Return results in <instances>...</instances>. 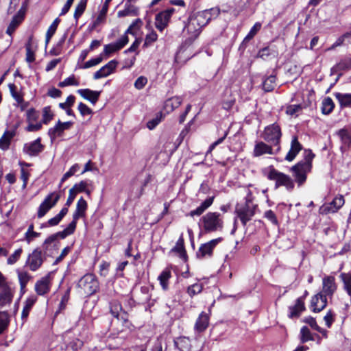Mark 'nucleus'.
Here are the masks:
<instances>
[{
    "instance_id": "1",
    "label": "nucleus",
    "mask_w": 351,
    "mask_h": 351,
    "mask_svg": "<svg viewBox=\"0 0 351 351\" xmlns=\"http://www.w3.org/2000/svg\"><path fill=\"white\" fill-rule=\"evenodd\" d=\"M314 154L311 151H305L304 160L299 162L291 167L295 180L299 186L304 184L306 180V174L312 167V160Z\"/></svg>"
},
{
    "instance_id": "2",
    "label": "nucleus",
    "mask_w": 351,
    "mask_h": 351,
    "mask_svg": "<svg viewBox=\"0 0 351 351\" xmlns=\"http://www.w3.org/2000/svg\"><path fill=\"white\" fill-rule=\"evenodd\" d=\"M209 14L208 12H202L190 16L184 30L190 34L191 36H197L201 29L210 21Z\"/></svg>"
},
{
    "instance_id": "3",
    "label": "nucleus",
    "mask_w": 351,
    "mask_h": 351,
    "mask_svg": "<svg viewBox=\"0 0 351 351\" xmlns=\"http://www.w3.org/2000/svg\"><path fill=\"white\" fill-rule=\"evenodd\" d=\"M200 223L205 232H213L222 230L223 219L218 212H208L200 219Z\"/></svg>"
},
{
    "instance_id": "4",
    "label": "nucleus",
    "mask_w": 351,
    "mask_h": 351,
    "mask_svg": "<svg viewBox=\"0 0 351 351\" xmlns=\"http://www.w3.org/2000/svg\"><path fill=\"white\" fill-rule=\"evenodd\" d=\"M78 287L82 294L91 295L99 289V282L95 275L87 274L79 280Z\"/></svg>"
},
{
    "instance_id": "5",
    "label": "nucleus",
    "mask_w": 351,
    "mask_h": 351,
    "mask_svg": "<svg viewBox=\"0 0 351 351\" xmlns=\"http://www.w3.org/2000/svg\"><path fill=\"white\" fill-rule=\"evenodd\" d=\"M267 178L270 180H274L276 182V188L283 186L288 191H292L294 188V182L290 176L274 168L270 169Z\"/></svg>"
},
{
    "instance_id": "6",
    "label": "nucleus",
    "mask_w": 351,
    "mask_h": 351,
    "mask_svg": "<svg viewBox=\"0 0 351 351\" xmlns=\"http://www.w3.org/2000/svg\"><path fill=\"white\" fill-rule=\"evenodd\" d=\"M257 208V204L237 205L235 213L243 226H245L247 223L252 219Z\"/></svg>"
},
{
    "instance_id": "7",
    "label": "nucleus",
    "mask_w": 351,
    "mask_h": 351,
    "mask_svg": "<svg viewBox=\"0 0 351 351\" xmlns=\"http://www.w3.org/2000/svg\"><path fill=\"white\" fill-rule=\"evenodd\" d=\"M261 136L271 145H278L282 136L281 129L276 123H274L265 127Z\"/></svg>"
},
{
    "instance_id": "8",
    "label": "nucleus",
    "mask_w": 351,
    "mask_h": 351,
    "mask_svg": "<svg viewBox=\"0 0 351 351\" xmlns=\"http://www.w3.org/2000/svg\"><path fill=\"white\" fill-rule=\"evenodd\" d=\"M60 199V195L51 193L47 195L44 201L40 204L38 210V217H44L46 213L53 208Z\"/></svg>"
},
{
    "instance_id": "9",
    "label": "nucleus",
    "mask_w": 351,
    "mask_h": 351,
    "mask_svg": "<svg viewBox=\"0 0 351 351\" xmlns=\"http://www.w3.org/2000/svg\"><path fill=\"white\" fill-rule=\"evenodd\" d=\"M222 241L221 237L210 240V241L202 244L196 252L198 258H210L213 255L214 248Z\"/></svg>"
},
{
    "instance_id": "10",
    "label": "nucleus",
    "mask_w": 351,
    "mask_h": 351,
    "mask_svg": "<svg viewBox=\"0 0 351 351\" xmlns=\"http://www.w3.org/2000/svg\"><path fill=\"white\" fill-rule=\"evenodd\" d=\"M43 261L44 258L42 255V251L36 248L29 254L26 265L29 266L31 271H35L40 267Z\"/></svg>"
},
{
    "instance_id": "11",
    "label": "nucleus",
    "mask_w": 351,
    "mask_h": 351,
    "mask_svg": "<svg viewBox=\"0 0 351 351\" xmlns=\"http://www.w3.org/2000/svg\"><path fill=\"white\" fill-rule=\"evenodd\" d=\"M337 289V284L335 282V278L333 276H325L322 279V290L320 293L327 298L329 297L331 298Z\"/></svg>"
},
{
    "instance_id": "12",
    "label": "nucleus",
    "mask_w": 351,
    "mask_h": 351,
    "mask_svg": "<svg viewBox=\"0 0 351 351\" xmlns=\"http://www.w3.org/2000/svg\"><path fill=\"white\" fill-rule=\"evenodd\" d=\"M72 125L71 121L62 122L59 120L53 128L49 129L48 135L51 141H53L57 137L61 136L64 131L70 129Z\"/></svg>"
},
{
    "instance_id": "13",
    "label": "nucleus",
    "mask_w": 351,
    "mask_h": 351,
    "mask_svg": "<svg viewBox=\"0 0 351 351\" xmlns=\"http://www.w3.org/2000/svg\"><path fill=\"white\" fill-rule=\"evenodd\" d=\"M174 11V8H169L156 14L155 25L156 27L159 31L162 32L167 26L169 19Z\"/></svg>"
},
{
    "instance_id": "14",
    "label": "nucleus",
    "mask_w": 351,
    "mask_h": 351,
    "mask_svg": "<svg viewBox=\"0 0 351 351\" xmlns=\"http://www.w3.org/2000/svg\"><path fill=\"white\" fill-rule=\"evenodd\" d=\"M128 41L129 39L128 35L123 34L115 43L106 45L102 54L109 56L110 54L121 49L126 44H128Z\"/></svg>"
},
{
    "instance_id": "15",
    "label": "nucleus",
    "mask_w": 351,
    "mask_h": 351,
    "mask_svg": "<svg viewBox=\"0 0 351 351\" xmlns=\"http://www.w3.org/2000/svg\"><path fill=\"white\" fill-rule=\"evenodd\" d=\"M14 294V289L10 285L0 288V308L10 305Z\"/></svg>"
},
{
    "instance_id": "16",
    "label": "nucleus",
    "mask_w": 351,
    "mask_h": 351,
    "mask_svg": "<svg viewBox=\"0 0 351 351\" xmlns=\"http://www.w3.org/2000/svg\"><path fill=\"white\" fill-rule=\"evenodd\" d=\"M44 145L40 143V138L25 144L23 147V152L30 156H36L43 152Z\"/></svg>"
},
{
    "instance_id": "17",
    "label": "nucleus",
    "mask_w": 351,
    "mask_h": 351,
    "mask_svg": "<svg viewBox=\"0 0 351 351\" xmlns=\"http://www.w3.org/2000/svg\"><path fill=\"white\" fill-rule=\"evenodd\" d=\"M25 14V10L23 8H21L18 12L13 16L11 22L10 23L7 29L6 34L10 36L14 32L16 29L19 27V25L22 23L24 19Z\"/></svg>"
},
{
    "instance_id": "18",
    "label": "nucleus",
    "mask_w": 351,
    "mask_h": 351,
    "mask_svg": "<svg viewBox=\"0 0 351 351\" xmlns=\"http://www.w3.org/2000/svg\"><path fill=\"white\" fill-rule=\"evenodd\" d=\"M327 305V298L323 293H317L315 295L311 301V308L315 313L322 311Z\"/></svg>"
},
{
    "instance_id": "19",
    "label": "nucleus",
    "mask_w": 351,
    "mask_h": 351,
    "mask_svg": "<svg viewBox=\"0 0 351 351\" xmlns=\"http://www.w3.org/2000/svg\"><path fill=\"white\" fill-rule=\"evenodd\" d=\"M117 62L116 60H110L106 64L103 66L99 70L95 73L93 78L95 80H98L108 76L112 73H113L117 67Z\"/></svg>"
},
{
    "instance_id": "20",
    "label": "nucleus",
    "mask_w": 351,
    "mask_h": 351,
    "mask_svg": "<svg viewBox=\"0 0 351 351\" xmlns=\"http://www.w3.org/2000/svg\"><path fill=\"white\" fill-rule=\"evenodd\" d=\"M337 134L341 143V151L344 152L351 149V132L348 129L343 128L339 130Z\"/></svg>"
},
{
    "instance_id": "21",
    "label": "nucleus",
    "mask_w": 351,
    "mask_h": 351,
    "mask_svg": "<svg viewBox=\"0 0 351 351\" xmlns=\"http://www.w3.org/2000/svg\"><path fill=\"white\" fill-rule=\"evenodd\" d=\"M50 286V277L47 275L36 282L35 291L39 295H44L49 292Z\"/></svg>"
},
{
    "instance_id": "22",
    "label": "nucleus",
    "mask_w": 351,
    "mask_h": 351,
    "mask_svg": "<svg viewBox=\"0 0 351 351\" xmlns=\"http://www.w3.org/2000/svg\"><path fill=\"white\" fill-rule=\"evenodd\" d=\"M344 198L341 195L336 196L329 204L324 205V210L328 213L337 212L344 204Z\"/></svg>"
},
{
    "instance_id": "23",
    "label": "nucleus",
    "mask_w": 351,
    "mask_h": 351,
    "mask_svg": "<svg viewBox=\"0 0 351 351\" xmlns=\"http://www.w3.org/2000/svg\"><path fill=\"white\" fill-rule=\"evenodd\" d=\"M304 310V297H300L296 300L295 304L293 306L289 307V317H298Z\"/></svg>"
},
{
    "instance_id": "24",
    "label": "nucleus",
    "mask_w": 351,
    "mask_h": 351,
    "mask_svg": "<svg viewBox=\"0 0 351 351\" xmlns=\"http://www.w3.org/2000/svg\"><path fill=\"white\" fill-rule=\"evenodd\" d=\"M302 149V146L299 143L298 137L295 136H293L291 142V148L285 156V160L289 162L293 160Z\"/></svg>"
},
{
    "instance_id": "25",
    "label": "nucleus",
    "mask_w": 351,
    "mask_h": 351,
    "mask_svg": "<svg viewBox=\"0 0 351 351\" xmlns=\"http://www.w3.org/2000/svg\"><path fill=\"white\" fill-rule=\"evenodd\" d=\"M77 93L84 99L90 101L93 104H95L99 99L101 92L92 90L88 88L79 89Z\"/></svg>"
},
{
    "instance_id": "26",
    "label": "nucleus",
    "mask_w": 351,
    "mask_h": 351,
    "mask_svg": "<svg viewBox=\"0 0 351 351\" xmlns=\"http://www.w3.org/2000/svg\"><path fill=\"white\" fill-rule=\"evenodd\" d=\"M264 154H274L271 145H267L262 141L257 143L253 151L254 156L259 157Z\"/></svg>"
},
{
    "instance_id": "27",
    "label": "nucleus",
    "mask_w": 351,
    "mask_h": 351,
    "mask_svg": "<svg viewBox=\"0 0 351 351\" xmlns=\"http://www.w3.org/2000/svg\"><path fill=\"white\" fill-rule=\"evenodd\" d=\"M209 324V315L205 312H202L195 324V330L198 332L204 331Z\"/></svg>"
},
{
    "instance_id": "28",
    "label": "nucleus",
    "mask_w": 351,
    "mask_h": 351,
    "mask_svg": "<svg viewBox=\"0 0 351 351\" xmlns=\"http://www.w3.org/2000/svg\"><path fill=\"white\" fill-rule=\"evenodd\" d=\"M86 209L87 202L83 197H81L77 202L76 209L73 215V218L78 220L80 218L84 217Z\"/></svg>"
},
{
    "instance_id": "29",
    "label": "nucleus",
    "mask_w": 351,
    "mask_h": 351,
    "mask_svg": "<svg viewBox=\"0 0 351 351\" xmlns=\"http://www.w3.org/2000/svg\"><path fill=\"white\" fill-rule=\"evenodd\" d=\"M213 199L214 197L207 198L196 209L191 210L189 213V215L191 217H193L195 215H201L207 208H208L213 204Z\"/></svg>"
},
{
    "instance_id": "30",
    "label": "nucleus",
    "mask_w": 351,
    "mask_h": 351,
    "mask_svg": "<svg viewBox=\"0 0 351 351\" xmlns=\"http://www.w3.org/2000/svg\"><path fill=\"white\" fill-rule=\"evenodd\" d=\"M339 278L343 283V290L347 293L351 301V271L341 273Z\"/></svg>"
},
{
    "instance_id": "31",
    "label": "nucleus",
    "mask_w": 351,
    "mask_h": 351,
    "mask_svg": "<svg viewBox=\"0 0 351 351\" xmlns=\"http://www.w3.org/2000/svg\"><path fill=\"white\" fill-rule=\"evenodd\" d=\"M335 97L341 108L351 107V93H336Z\"/></svg>"
},
{
    "instance_id": "32",
    "label": "nucleus",
    "mask_w": 351,
    "mask_h": 351,
    "mask_svg": "<svg viewBox=\"0 0 351 351\" xmlns=\"http://www.w3.org/2000/svg\"><path fill=\"white\" fill-rule=\"evenodd\" d=\"M128 3L129 2L127 1V3H125V7L124 10L118 12L117 15L119 17H124L126 16H134L138 14V8L134 5H132Z\"/></svg>"
},
{
    "instance_id": "33",
    "label": "nucleus",
    "mask_w": 351,
    "mask_h": 351,
    "mask_svg": "<svg viewBox=\"0 0 351 351\" xmlns=\"http://www.w3.org/2000/svg\"><path fill=\"white\" fill-rule=\"evenodd\" d=\"M68 210H68L67 207L65 206V207L62 208L58 215H56L54 217L51 218L50 219L48 220L47 225L43 224L42 227H45L47 226H55L58 225L61 221V220L63 219V217L67 214Z\"/></svg>"
},
{
    "instance_id": "34",
    "label": "nucleus",
    "mask_w": 351,
    "mask_h": 351,
    "mask_svg": "<svg viewBox=\"0 0 351 351\" xmlns=\"http://www.w3.org/2000/svg\"><path fill=\"white\" fill-rule=\"evenodd\" d=\"M175 344L180 351H191V341L188 337H181L178 338Z\"/></svg>"
},
{
    "instance_id": "35",
    "label": "nucleus",
    "mask_w": 351,
    "mask_h": 351,
    "mask_svg": "<svg viewBox=\"0 0 351 351\" xmlns=\"http://www.w3.org/2000/svg\"><path fill=\"white\" fill-rule=\"evenodd\" d=\"M182 101V98L180 97H171L165 101V108L167 112L173 111L180 106Z\"/></svg>"
},
{
    "instance_id": "36",
    "label": "nucleus",
    "mask_w": 351,
    "mask_h": 351,
    "mask_svg": "<svg viewBox=\"0 0 351 351\" xmlns=\"http://www.w3.org/2000/svg\"><path fill=\"white\" fill-rule=\"evenodd\" d=\"M276 85V76L274 75H271L265 78L262 84L263 89L265 92L272 91L274 89Z\"/></svg>"
},
{
    "instance_id": "37",
    "label": "nucleus",
    "mask_w": 351,
    "mask_h": 351,
    "mask_svg": "<svg viewBox=\"0 0 351 351\" xmlns=\"http://www.w3.org/2000/svg\"><path fill=\"white\" fill-rule=\"evenodd\" d=\"M36 301V297H29L26 300L25 302V306L21 313V317L23 319H25L28 317L29 311L32 306H34V304H35Z\"/></svg>"
},
{
    "instance_id": "38",
    "label": "nucleus",
    "mask_w": 351,
    "mask_h": 351,
    "mask_svg": "<svg viewBox=\"0 0 351 351\" xmlns=\"http://www.w3.org/2000/svg\"><path fill=\"white\" fill-rule=\"evenodd\" d=\"M10 324V316L6 311H0V335L2 334L8 327Z\"/></svg>"
},
{
    "instance_id": "39",
    "label": "nucleus",
    "mask_w": 351,
    "mask_h": 351,
    "mask_svg": "<svg viewBox=\"0 0 351 351\" xmlns=\"http://www.w3.org/2000/svg\"><path fill=\"white\" fill-rule=\"evenodd\" d=\"M335 104L330 97L325 98L322 101V112L324 114H329L334 109Z\"/></svg>"
},
{
    "instance_id": "40",
    "label": "nucleus",
    "mask_w": 351,
    "mask_h": 351,
    "mask_svg": "<svg viewBox=\"0 0 351 351\" xmlns=\"http://www.w3.org/2000/svg\"><path fill=\"white\" fill-rule=\"evenodd\" d=\"M110 311L113 317L119 319V315L122 313L121 304L117 300L112 301L110 304Z\"/></svg>"
},
{
    "instance_id": "41",
    "label": "nucleus",
    "mask_w": 351,
    "mask_h": 351,
    "mask_svg": "<svg viewBox=\"0 0 351 351\" xmlns=\"http://www.w3.org/2000/svg\"><path fill=\"white\" fill-rule=\"evenodd\" d=\"M300 341L304 343L308 341H313L314 336L311 334L307 326H303L300 330Z\"/></svg>"
},
{
    "instance_id": "42",
    "label": "nucleus",
    "mask_w": 351,
    "mask_h": 351,
    "mask_svg": "<svg viewBox=\"0 0 351 351\" xmlns=\"http://www.w3.org/2000/svg\"><path fill=\"white\" fill-rule=\"evenodd\" d=\"M171 278V271L168 269L162 271V272L158 276L160 284L164 290L168 288V281Z\"/></svg>"
},
{
    "instance_id": "43",
    "label": "nucleus",
    "mask_w": 351,
    "mask_h": 351,
    "mask_svg": "<svg viewBox=\"0 0 351 351\" xmlns=\"http://www.w3.org/2000/svg\"><path fill=\"white\" fill-rule=\"evenodd\" d=\"M60 22V20L58 18H56L53 21V22L51 23V25L49 26V27L47 29V32L46 33V38H45L46 45H47L49 43L50 39L51 38L53 35L55 34Z\"/></svg>"
},
{
    "instance_id": "44",
    "label": "nucleus",
    "mask_w": 351,
    "mask_h": 351,
    "mask_svg": "<svg viewBox=\"0 0 351 351\" xmlns=\"http://www.w3.org/2000/svg\"><path fill=\"white\" fill-rule=\"evenodd\" d=\"M54 114L52 112L50 106H46L43 109V119L42 122L45 125L49 124V123L53 119Z\"/></svg>"
},
{
    "instance_id": "45",
    "label": "nucleus",
    "mask_w": 351,
    "mask_h": 351,
    "mask_svg": "<svg viewBox=\"0 0 351 351\" xmlns=\"http://www.w3.org/2000/svg\"><path fill=\"white\" fill-rule=\"evenodd\" d=\"M17 274L21 289L23 290L25 288L32 276L27 271H18Z\"/></svg>"
},
{
    "instance_id": "46",
    "label": "nucleus",
    "mask_w": 351,
    "mask_h": 351,
    "mask_svg": "<svg viewBox=\"0 0 351 351\" xmlns=\"http://www.w3.org/2000/svg\"><path fill=\"white\" fill-rule=\"evenodd\" d=\"M26 49V61L29 63H32L35 60L34 52L32 49V38H30L25 45Z\"/></svg>"
},
{
    "instance_id": "47",
    "label": "nucleus",
    "mask_w": 351,
    "mask_h": 351,
    "mask_svg": "<svg viewBox=\"0 0 351 351\" xmlns=\"http://www.w3.org/2000/svg\"><path fill=\"white\" fill-rule=\"evenodd\" d=\"M87 0H80L75 8V10L74 12V18L77 20L81 15L84 13L86 6Z\"/></svg>"
},
{
    "instance_id": "48",
    "label": "nucleus",
    "mask_w": 351,
    "mask_h": 351,
    "mask_svg": "<svg viewBox=\"0 0 351 351\" xmlns=\"http://www.w3.org/2000/svg\"><path fill=\"white\" fill-rule=\"evenodd\" d=\"M203 286L199 283H195L187 288V293L191 297L202 292Z\"/></svg>"
},
{
    "instance_id": "49",
    "label": "nucleus",
    "mask_w": 351,
    "mask_h": 351,
    "mask_svg": "<svg viewBox=\"0 0 351 351\" xmlns=\"http://www.w3.org/2000/svg\"><path fill=\"white\" fill-rule=\"evenodd\" d=\"M27 123L36 122L39 118V112L34 108L27 110L26 112Z\"/></svg>"
},
{
    "instance_id": "50",
    "label": "nucleus",
    "mask_w": 351,
    "mask_h": 351,
    "mask_svg": "<svg viewBox=\"0 0 351 351\" xmlns=\"http://www.w3.org/2000/svg\"><path fill=\"white\" fill-rule=\"evenodd\" d=\"M158 38V35L154 31H151L150 33L147 34L145 38L143 47H147L155 42Z\"/></svg>"
},
{
    "instance_id": "51",
    "label": "nucleus",
    "mask_w": 351,
    "mask_h": 351,
    "mask_svg": "<svg viewBox=\"0 0 351 351\" xmlns=\"http://www.w3.org/2000/svg\"><path fill=\"white\" fill-rule=\"evenodd\" d=\"M79 82L75 79V76L71 75L69 77L64 79L62 82H60L58 84L60 87H64L68 86H78Z\"/></svg>"
},
{
    "instance_id": "52",
    "label": "nucleus",
    "mask_w": 351,
    "mask_h": 351,
    "mask_svg": "<svg viewBox=\"0 0 351 351\" xmlns=\"http://www.w3.org/2000/svg\"><path fill=\"white\" fill-rule=\"evenodd\" d=\"M103 60V54L101 53L98 57L93 58L87 62L82 66V69H88L90 67L99 64Z\"/></svg>"
},
{
    "instance_id": "53",
    "label": "nucleus",
    "mask_w": 351,
    "mask_h": 351,
    "mask_svg": "<svg viewBox=\"0 0 351 351\" xmlns=\"http://www.w3.org/2000/svg\"><path fill=\"white\" fill-rule=\"evenodd\" d=\"M351 37V32H348L339 37L337 40L333 43L331 46L330 49H335L337 47H339L343 45L346 39L350 38Z\"/></svg>"
},
{
    "instance_id": "54",
    "label": "nucleus",
    "mask_w": 351,
    "mask_h": 351,
    "mask_svg": "<svg viewBox=\"0 0 351 351\" xmlns=\"http://www.w3.org/2000/svg\"><path fill=\"white\" fill-rule=\"evenodd\" d=\"M108 10V6L107 5H103L101 10L99 12V14L98 16L97 17L96 20L95 21V25H97L101 22H103L106 18V15L107 14Z\"/></svg>"
},
{
    "instance_id": "55",
    "label": "nucleus",
    "mask_w": 351,
    "mask_h": 351,
    "mask_svg": "<svg viewBox=\"0 0 351 351\" xmlns=\"http://www.w3.org/2000/svg\"><path fill=\"white\" fill-rule=\"evenodd\" d=\"M90 185L88 181H81L80 182L75 184L71 189H73L75 193L84 192L86 191V188H88Z\"/></svg>"
},
{
    "instance_id": "56",
    "label": "nucleus",
    "mask_w": 351,
    "mask_h": 351,
    "mask_svg": "<svg viewBox=\"0 0 351 351\" xmlns=\"http://www.w3.org/2000/svg\"><path fill=\"white\" fill-rule=\"evenodd\" d=\"M172 251L176 252L180 254H184V239L182 235L178 239L176 242V246L172 249Z\"/></svg>"
},
{
    "instance_id": "57",
    "label": "nucleus",
    "mask_w": 351,
    "mask_h": 351,
    "mask_svg": "<svg viewBox=\"0 0 351 351\" xmlns=\"http://www.w3.org/2000/svg\"><path fill=\"white\" fill-rule=\"evenodd\" d=\"M22 249L19 248L16 250L9 258H8L7 263L8 265L14 264L20 258L22 254Z\"/></svg>"
},
{
    "instance_id": "58",
    "label": "nucleus",
    "mask_w": 351,
    "mask_h": 351,
    "mask_svg": "<svg viewBox=\"0 0 351 351\" xmlns=\"http://www.w3.org/2000/svg\"><path fill=\"white\" fill-rule=\"evenodd\" d=\"M10 91L11 93L12 96L13 98L17 101V102H22L23 101V96L21 93L16 92L15 90L16 86L14 84H10L8 85Z\"/></svg>"
},
{
    "instance_id": "59",
    "label": "nucleus",
    "mask_w": 351,
    "mask_h": 351,
    "mask_svg": "<svg viewBox=\"0 0 351 351\" xmlns=\"http://www.w3.org/2000/svg\"><path fill=\"white\" fill-rule=\"evenodd\" d=\"M42 121H36V122H32L29 123L28 125L26 127V130L28 132H36L38 131L42 128L43 125Z\"/></svg>"
},
{
    "instance_id": "60",
    "label": "nucleus",
    "mask_w": 351,
    "mask_h": 351,
    "mask_svg": "<svg viewBox=\"0 0 351 351\" xmlns=\"http://www.w3.org/2000/svg\"><path fill=\"white\" fill-rule=\"evenodd\" d=\"M78 110L82 116L91 114L93 113L92 110L86 106L85 104L80 102L78 105Z\"/></svg>"
},
{
    "instance_id": "61",
    "label": "nucleus",
    "mask_w": 351,
    "mask_h": 351,
    "mask_svg": "<svg viewBox=\"0 0 351 351\" xmlns=\"http://www.w3.org/2000/svg\"><path fill=\"white\" fill-rule=\"evenodd\" d=\"M147 83V77H145L144 76H140L135 81L134 87L138 90H141L146 85Z\"/></svg>"
},
{
    "instance_id": "62",
    "label": "nucleus",
    "mask_w": 351,
    "mask_h": 351,
    "mask_svg": "<svg viewBox=\"0 0 351 351\" xmlns=\"http://www.w3.org/2000/svg\"><path fill=\"white\" fill-rule=\"evenodd\" d=\"M264 217L266 219H267L269 221H270L272 223H274V224L278 223V220H277L276 216L275 213L271 210H267L264 213Z\"/></svg>"
},
{
    "instance_id": "63",
    "label": "nucleus",
    "mask_w": 351,
    "mask_h": 351,
    "mask_svg": "<svg viewBox=\"0 0 351 351\" xmlns=\"http://www.w3.org/2000/svg\"><path fill=\"white\" fill-rule=\"evenodd\" d=\"M301 110V105H290L287 108L286 112L289 115H294Z\"/></svg>"
},
{
    "instance_id": "64",
    "label": "nucleus",
    "mask_w": 351,
    "mask_h": 351,
    "mask_svg": "<svg viewBox=\"0 0 351 351\" xmlns=\"http://www.w3.org/2000/svg\"><path fill=\"white\" fill-rule=\"evenodd\" d=\"M77 219H75L73 218L72 221L69 224V226L64 229V231L66 232V234L69 235L72 234L76 228L77 225Z\"/></svg>"
}]
</instances>
